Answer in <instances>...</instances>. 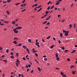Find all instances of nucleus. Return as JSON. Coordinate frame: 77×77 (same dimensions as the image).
Returning <instances> with one entry per match:
<instances>
[{
	"label": "nucleus",
	"instance_id": "obj_45",
	"mask_svg": "<svg viewBox=\"0 0 77 77\" xmlns=\"http://www.w3.org/2000/svg\"><path fill=\"white\" fill-rule=\"evenodd\" d=\"M50 8V7L49 6L48 8H47V10H49Z\"/></svg>",
	"mask_w": 77,
	"mask_h": 77
},
{
	"label": "nucleus",
	"instance_id": "obj_62",
	"mask_svg": "<svg viewBox=\"0 0 77 77\" xmlns=\"http://www.w3.org/2000/svg\"><path fill=\"white\" fill-rule=\"evenodd\" d=\"M26 51H29L28 48H26Z\"/></svg>",
	"mask_w": 77,
	"mask_h": 77
},
{
	"label": "nucleus",
	"instance_id": "obj_44",
	"mask_svg": "<svg viewBox=\"0 0 77 77\" xmlns=\"http://www.w3.org/2000/svg\"><path fill=\"white\" fill-rule=\"evenodd\" d=\"M17 45H18V46H20L22 45H21V43H20Z\"/></svg>",
	"mask_w": 77,
	"mask_h": 77
},
{
	"label": "nucleus",
	"instance_id": "obj_57",
	"mask_svg": "<svg viewBox=\"0 0 77 77\" xmlns=\"http://www.w3.org/2000/svg\"><path fill=\"white\" fill-rule=\"evenodd\" d=\"M38 7V8H41V7H42V6H41V5H39Z\"/></svg>",
	"mask_w": 77,
	"mask_h": 77
},
{
	"label": "nucleus",
	"instance_id": "obj_2",
	"mask_svg": "<svg viewBox=\"0 0 77 77\" xmlns=\"http://www.w3.org/2000/svg\"><path fill=\"white\" fill-rule=\"evenodd\" d=\"M38 44H39V42H37L36 43H35V45H37V46H38V47H40V46H39Z\"/></svg>",
	"mask_w": 77,
	"mask_h": 77
},
{
	"label": "nucleus",
	"instance_id": "obj_5",
	"mask_svg": "<svg viewBox=\"0 0 77 77\" xmlns=\"http://www.w3.org/2000/svg\"><path fill=\"white\" fill-rule=\"evenodd\" d=\"M46 17H47V15L45 14L43 16L41 17V18H45Z\"/></svg>",
	"mask_w": 77,
	"mask_h": 77
},
{
	"label": "nucleus",
	"instance_id": "obj_64",
	"mask_svg": "<svg viewBox=\"0 0 77 77\" xmlns=\"http://www.w3.org/2000/svg\"><path fill=\"white\" fill-rule=\"evenodd\" d=\"M5 74L3 73L2 75V77H5Z\"/></svg>",
	"mask_w": 77,
	"mask_h": 77
},
{
	"label": "nucleus",
	"instance_id": "obj_60",
	"mask_svg": "<svg viewBox=\"0 0 77 77\" xmlns=\"http://www.w3.org/2000/svg\"><path fill=\"white\" fill-rule=\"evenodd\" d=\"M2 49L3 48L2 47H0V50H2Z\"/></svg>",
	"mask_w": 77,
	"mask_h": 77
},
{
	"label": "nucleus",
	"instance_id": "obj_17",
	"mask_svg": "<svg viewBox=\"0 0 77 77\" xmlns=\"http://www.w3.org/2000/svg\"><path fill=\"white\" fill-rule=\"evenodd\" d=\"M60 35L61 38H62V35H63V34H62V33H60Z\"/></svg>",
	"mask_w": 77,
	"mask_h": 77
},
{
	"label": "nucleus",
	"instance_id": "obj_36",
	"mask_svg": "<svg viewBox=\"0 0 77 77\" xmlns=\"http://www.w3.org/2000/svg\"><path fill=\"white\" fill-rule=\"evenodd\" d=\"M26 3H25V4H23V7H24V6H26Z\"/></svg>",
	"mask_w": 77,
	"mask_h": 77
},
{
	"label": "nucleus",
	"instance_id": "obj_12",
	"mask_svg": "<svg viewBox=\"0 0 77 77\" xmlns=\"http://www.w3.org/2000/svg\"><path fill=\"white\" fill-rule=\"evenodd\" d=\"M47 23V21H44L43 23L42 24H45L46 23Z\"/></svg>",
	"mask_w": 77,
	"mask_h": 77
},
{
	"label": "nucleus",
	"instance_id": "obj_22",
	"mask_svg": "<svg viewBox=\"0 0 77 77\" xmlns=\"http://www.w3.org/2000/svg\"><path fill=\"white\" fill-rule=\"evenodd\" d=\"M28 56H29V55H26V57L27 59H28V60H29V58L28 57H28Z\"/></svg>",
	"mask_w": 77,
	"mask_h": 77
},
{
	"label": "nucleus",
	"instance_id": "obj_43",
	"mask_svg": "<svg viewBox=\"0 0 77 77\" xmlns=\"http://www.w3.org/2000/svg\"><path fill=\"white\" fill-rule=\"evenodd\" d=\"M16 65L17 66H18V63H16Z\"/></svg>",
	"mask_w": 77,
	"mask_h": 77
},
{
	"label": "nucleus",
	"instance_id": "obj_35",
	"mask_svg": "<svg viewBox=\"0 0 77 77\" xmlns=\"http://www.w3.org/2000/svg\"><path fill=\"white\" fill-rule=\"evenodd\" d=\"M10 54H11V55H12V56H13L14 54L13 53V52H11L10 53Z\"/></svg>",
	"mask_w": 77,
	"mask_h": 77
},
{
	"label": "nucleus",
	"instance_id": "obj_8",
	"mask_svg": "<svg viewBox=\"0 0 77 77\" xmlns=\"http://www.w3.org/2000/svg\"><path fill=\"white\" fill-rule=\"evenodd\" d=\"M56 57H58V54L56 53L55 54Z\"/></svg>",
	"mask_w": 77,
	"mask_h": 77
},
{
	"label": "nucleus",
	"instance_id": "obj_33",
	"mask_svg": "<svg viewBox=\"0 0 77 77\" xmlns=\"http://www.w3.org/2000/svg\"><path fill=\"white\" fill-rule=\"evenodd\" d=\"M35 54L36 56L37 57H38V54H37V53H35Z\"/></svg>",
	"mask_w": 77,
	"mask_h": 77
},
{
	"label": "nucleus",
	"instance_id": "obj_54",
	"mask_svg": "<svg viewBox=\"0 0 77 77\" xmlns=\"http://www.w3.org/2000/svg\"><path fill=\"white\" fill-rule=\"evenodd\" d=\"M49 17H48V18H47L46 19V20H49Z\"/></svg>",
	"mask_w": 77,
	"mask_h": 77
},
{
	"label": "nucleus",
	"instance_id": "obj_46",
	"mask_svg": "<svg viewBox=\"0 0 77 77\" xmlns=\"http://www.w3.org/2000/svg\"><path fill=\"white\" fill-rule=\"evenodd\" d=\"M58 43L59 44H60L61 43V42H60V40H58Z\"/></svg>",
	"mask_w": 77,
	"mask_h": 77
},
{
	"label": "nucleus",
	"instance_id": "obj_24",
	"mask_svg": "<svg viewBox=\"0 0 77 77\" xmlns=\"http://www.w3.org/2000/svg\"><path fill=\"white\" fill-rule=\"evenodd\" d=\"M62 77H66V75L64 74L62 75Z\"/></svg>",
	"mask_w": 77,
	"mask_h": 77
},
{
	"label": "nucleus",
	"instance_id": "obj_50",
	"mask_svg": "<svg viewBox=\"0 0 77 77\" xmlns=\"http://www.w3.org/2000/svg\"><path fill=\"white\" fill-rule=\"evenodd\" d=\"M44 60H45V61H46V60H47V58H45L44 59Z\"/></svg>",
	"mask_w": 77,
	"mask_h": 77
},
{
	"label": "nucleus",
	"instance_id": "obj_13",
	"mask_svg": "<svg viewBox=\"0 0 77 77\" xmlns=\"http://www.w3.org/2000/svg\"><path fill=\"white\" fill-rule=\"evenodd\" d=\"M2 61H3L4 62H5L6 63V62H8V61H7V60H3Z\"/></svg>",
	"mask_w": 77,
	"mask_h": 77
},
{
	"label": "nucleus",
	"instance_id": "obj_37",
	"mask_svg": "<svg viewBox=\"0 0 77 77\" xmlns=\"http://www.w3.org/2000/svg\"><path fill=\"white\" fill-rule=\"evenodd\" d=\"M6 52L7 53H8L9 52V49H7L6 51Z\"/></svg>",
	"mask_w": 77,
	"mask_h": 77
},
{
	"label": "nucleus",
	"instance_id": "obj_23",
	"mask_svg": "<svg viewBox=\"0 0 77 77\" xmlns=\"http://www.w3.org/2000/svg\"><path fill=\"white\" fill-rule=\"evenodd\" d=\"M13 43L15 44H17V41H14L13 42Z\"/></svg>",
	"mask_w": 77,
	"mask_h": 77
},
{
	"label": "nucleus",
	"instance_id": "obj_52",
	"mask_svg": "<svg viewBox=\"0 0 77 77\" xmlns=\"http://www.w3.org/2000/svg\"><path fill=\"white\" fill-rule=\"evenodd\" d=\"M18 53H16V56H18Z\"/></svg>",
	"mask_w": 77,
	"mask_h": 77
},
{
	"label": "nucleus",
	"instance_id": "obj_47",
	"mask_svg": "<svg viewBox=\"0 0 77 77\" xmlns=\"http://www.w3.org/2000/svg\"><path fill=\"white\" fill-rule=\"evenodd\" d=\"M45 13H46V14H48V13H49V12L47 11H46L45 12Z\"/></svg>",
	"mask_w": 77,
	"mask_h": 77
},
{
	"label": "nucleus",
	"instance_id": "obj_39",
	"mask_svg": "<svg viewBox=\"0 0 77 77\" xmlns=\"http://www.w3.org/2000/svg\"><path fill=\"white\" fill-rule=\"evenodd\" d=\"M65 21V19H63V20H62V23H63V22H64V21Z\"/></svg>",
	"mask_w": 77,
	"mask_h": 77
},
{
	"label": "nucleus",
	"instance_id": "obj_28",
	"mask_svg": "<svg viewBox=\"0 0 77 77\" xmlns=\"http://www.w3.org/2000/svg\"><path fill=\"white\" fill-rule=\"evenodd\" d=\"M14 33H18V31H16L14 32Z\"/></svg>",
	"mask_w": 77,
	"mask_h": 77
},
{
	"label": "nucleus",
	"instance_id": "obj_15",
	"mask_svg": "<svg viewBox=\"0 0 77 77\" xmlns=\"http://www.w3.org/2000/svg\"><path fill=\"white\" fill-rule=\"evenodd\" d=\"M14 39L15 40H18V38H17V37H15V38H14Z\"/></svg>",
	"mask_w": 77,
	"mask_h": 77
},
{
	"label": "nucleus",
	"instance_id": "obj_21",
	"mask_svg": "<svg viewBox=\"0 0 77 77\" xmlns=\"http://www.w3.org/2000/svg\"><path fill=\"white\" fill-rule=\"evenodd\" d=\"M20 3H17L15 4V5H16V6H17V5H20Z\"/></svg>",
	"mask_w": 77,
	"mask_h": 77
},
{
	"label": "nucleus",
	"instance_id": "obj_19",
	"mask_svg": "<svg viewBox=\"0 0 77 77\" xmlns=\"http://www.w3.org/2000/svg\"><path fill=\"white\" fill-rule=\"evenodd\" d=\"M54 8V6L53 5L51 8V9H53Z\"/></svg>",
	"mask_w": 77,
	"mask_h": 77
},
{
	"label": "nucleus",
	"instance_id": "obj_51",
	"mask_svg": "<svg viewBox=\"0 0 77 77\" xmlns=\"http://www.w3.org/2000/svg\"><path fill=\"white\" fill-rule=\"evenodd\" d=\"M28 67H29V66H27V65H26V69L28 68Z\"/></svg>",
	"mask_w": 77,
	"mask_h": 77
},
{
	"label": "nucleus",
	"instance_id": "obj_1",
	"mask_svg": "<svg viewBox=\"0 0 77 77\" xmlns=\"http://www.w3.org/2000/svg\"><path fill=\"white\" fill-rule=\"evenodd\" d=\"M69 31H67V32H66L65 33V35L66 36H68V33H69Z\"/></svg>",
	"mask_w": 77,
	"mask_h": 77
},
{
	"label": "nucleus",
	"instance_id": "obj_3",
	"mask_svg": "<svg viewBox=\"0 0 77 77\" xmlns=\"http://www.w3.org/2000/svg\"><path fill=\"white\" fill-rule=\"evenodd\" d=\"M38 6V4H35L34 5H33L32 6V8H34V6Z\"/></svg>",
	"mask_w": 77,
	"mask_h": 77
},
{
	"label": "nucleus",
	"instance_id": "obj_25",
	"mask_svg": "<svg viewBox=\"0 0 77 77\" xmlns=\"http://www.w3.org/2000/svg\"><path fill=\"white\" fill-rule=\"evenodd\" d=\"M28 41L29 42H30H30H31V39H28Z\"/></svg>",
	"mask_w": 77,
	"mask_h": 77
},
{
	"label": "nucleus",
	"instance_id": "obj_34",
	"mask_svg": "<svg viewBox=\"0 0 77 77\" xmlns=\"http://www.w3.org/2000/svg\"><path fill=\"white\" fill-rule=\"evenodd\" d=\"M50 36H49L48 37L46 38V39H50Z\"/></svg>",
	"mask_w": 77,
	"mask_h": 77
},
{
	"label": "nucleus",
	"instance_id": "obj_58",
	"mask_svg": "<svg viewBox=\"0 0 77 77\" xmlns=\"http://www.w3.org/2000/svg\"><path fill=\"white\" fill-rule=\"evenodd\" d=\"M34 10L35 11H37V9H36V8H35Z\"/></svg>",
	"mask_w": 77,
	"mask_h": 77
},
{
	"label": "nucleus",
	"instance_id": "obj_41",
	"mask_svg": "<svg viewBox=\"0 0 77 77\" xmlns=\"http://www.w3.org/2000/svg\"><path fill=\"white\" fill-rule=\"evenodd\" d=\"M50 3H51V2L50 1L47 4V5H48Z\"/></svg>",
	"mask_w": 77,
	"mask_h": 77
},
{
	"label": "nucleus",
	"instance_id": "obj_59",
	"mask_svg": "<svg viewBox=\"0 0 77 77\" xmlns=\"http://www.w3.org/2000/svg\"><path fill=\"white\" fill-rule=\"evenodd\" d=\"M26 9H24L23 10L21 11V12H23V11H26Z\"/></svg>",
	"mask_w": 77,
	"mask_h": 77
},
{
	"label": "nucleus",
	"instance_id": "obj_10",
	"mask_svg": "<svg viewBox=\"0 0 77 77\" xmlns=\"http://www.w3.org/2000/svg\"><path fill=\"white\" fill-rule=\"evenodd\" d=\"M60 48H61V49H62V50H65V47H64V46L63 47H61Z\"/></svg>",
	"mask_w": 77,
	"mask_h": 77
},
{
	"label": "nucleus",
	"instance_id": "obj_61",
	"mask_svg": "<svg viewBox=\"0 0 77 77\" xmlns=\"http://www.w3.org/2000/svg\"><path fill=\"white\" fill-rule=\"evenodd\" d=\"M7 1H5L4 2H3V3L5 4V3H7Z\"/></svg>",
	"mask_w": 77,
	"mask_h": 77
},
{
	"label": "nucleus",
	"instance_id": "obj_49",
	"mask_svg": "<svg viewBox=\"0 0 77 77\" xmlns=\"http://www.w3.org/2000/svg\"><path fill=\"white\" fill-rule=\"evenodd\" d=\"M23 60H26V58H25V57H23Z\"/></svg>",
	"mask_w": 77,
	"mask_h": 77
},
{
	"label": "nucleus",
	"instance_id": "obj_55",
	"mask_svg": "<svg viewBox=\"0 0 77 77\" xmlns=\"http://www.w3.org/2000/svg\"><path fill=\"white\" fill-rule=\"evenodd\" d=\"M11 58H12V59H14V56H11Z\"/></svg>",
	"mask_w": 77,
	"mask_h": 77
},
{
	"label": "nucleus",
	"instance_id": "obj_31",
	"mask_svg": "<svg viewBox=\"0 0 77 77\" xmlns=\"http://www.w3.org/2000/svg\"><path fill=\"white\" fill-rule=\"evenodd\" d=\"M60 74L62 75H63V74H64V73L62 72H61Z\"/></svg>",
	"mask_w": 77,
	"mask_h": 77
},
{
	"label": "nucleus",
	"instance_id": "obj_56",
	"mask_svg": "<svg viewBox=\"0 0 77 77\" xmlns=\"http://www.w3.org/2000/svg\"><path fill=\"white\" fill-rule=\"evenodd\" d=\"M25 1H26V0H24L23 1L22 3H24V2H25Z\"/></svg>",
	"mask_w": 77,
	"mask_h": 77
},
{
	"label": "nucleus",
	"instance_id": "obj_29",
	"mask_svg": "<svg viewBox=\"0 0 77 77\" xmlns=\"http://www.w3.org/2000/svg\"><path fill=\"white\" fill-rule=\"evenodd\" d=\"M63 33H66L67 32V31H65V30H63Z\"/></svg>",
	"mask_w": 77,
	"mask_h": 77
},
{
	"label": "nucleus",
	"instance_id": "obj_48",
	"mask_svg": "<svg viewBox=\"0 0 77 77\" xmlns=\"http://www.w3.org/2000/svg\"><path fill=\"white\" fill-rule=\"evenodd\" d=\"M42 42H45V41H44V39H43V38L42 39Z\"/></svg>",
	"mask_w": 77,
	"mask_h": 77
},
{
	"label": "nucleus",
	"instance_id": "obj_26",
	"mask_svg": "<svg viewBox=\"0 0 77 77\" xmlns=\"http://www.w3.org/2000/svg\"><path fill=\"white\" fill-rule=\"evenodd\" d=\"M56 59L57 60H59V58L58 57H57Z\"/></svg>",
	"mask_w": 77,
	"mask_h": 77
},
{
	"label": "nucleus",
	"instance_id": "obj_42",
	"mask_svg": "<svg viewBox=\"0 0 77 77\" xmlns=\"http://www.w3.org/2000/svg\"><path fill=\"white\" fill-rule=\"evenodd\" d=\"M35 61H36V62L37 63H39V62H38V61H37V60H36V59H35Z\"/></svg>",
	"mask_w": 77,
	"mask_h": 77
},
{
	"label": "nucleus",
	"instance_id": "obj_20",
	"mask_svg": "<svg viewBox=\"0 0 77 77\" xmlns=\"http://www.w3.org/2000/svg\"><path fill=\"white\" fill-rule=\"evenodd\" d=\"M75 50H74L72 52H71V53L72 54L74 53H75Z\"/></svg>",
	"mask_w": 77,
	"mask_h": 77
},
{
	"label": "nucleus",
	"instance_id": "obj_38",
	"mask_svg": "<svg viewBox=\"0 0 77 77\" xmlns=\"http://www.w3.org/2000/svg\"><path fill=\"white\" fill-rule=\"evenodd\" d=\"M73 67H74V66L73 65H72L70 67V68H73Z\"/></svg>",
	"mask_w": 77,
	"mask_h": 77
},
{
	"label": "nucleus",
	"instance_id": "obj_11",
	"mask_svg": "<svg viewBox=\"0 0 77 77\" xmlns=\"http://www.w3.org/2000/svg\"><path fill=\"white\" fill-rule=\"evenodd\" d=\"M23 48H25V49L27 48V47H26V46L24 45H23Z\"/></svg>",
	"mask_w": 77,
	"mask_h": 77
},
{
	"label": "nucleus",
	"instance_id": "obj_14",
	"mask_svg": "<svg viewBox=\"0 0 77 77\" xmlns=\"http://www.w3.org/2000/svg\"><path fill=\"white\" fill-rule=\"evenodd\" d=\"M6 12L7 13L8 15H9V14H10V12L8 11H6Z\"/></svg>",
	"mask_w": 77,
	"mask_h": 77
},
{
	"label": "nucleus",
	"instance_id": "obj_9",
	"mask_svg": "<svg viewBox=\"0 0 77 77\" xmlns=\"http://www.w3.org/2000/svg\"><path fill=\"white\" fill-rule=\"evenodd\" d=\"M17 62H18V63H20V60H19L18 59H17V61H16Z\"/></svg>",
	"mask_w": 77,
	"mask_h": 77
},
{
	"label": "nucleus",
	"instance_id": "obj_30",
	"mask_svg": "<svg viewBox=\"0 0 77 77\" xmlns=\"http://www.w3.org/2000/svg\"><path fill=\"white\" fill-rule=\"evenodd\" d=\"M13 31H14V32H15V31H17V29H16L15 28H14L13 30Z\"/></svg>",
	"mask_w": 77,
	"mask_h": 77
},
{
	"label": "nucleus",
	"instance_id": "obj_18",
	"mask_svg": "<svg viewBox=\"0 0 77 77\" xmlns=\"http://www.w3.org/2000/svg\"><path fill=\"white\" fill-rule=\"evenodd\" d=\"M18 28V29H21V28H22V27H21V26H18L17 27Z\"/></svg>",
	"mask_w": 77,
	"mask_h": 77
},
{
	"label": "nucleus",
	"instance_id": "obj_4",
	"mask_svg": "<svg viewBox=\"0 0 77 77\" xmlns=\"http://www.w3.org/2000/svg\"><path fill=\"white\" fill-rule=\"evenodd\" d=\"M75 72H76V71H72V74H75Z\"/></svg>",
	"mask_w": 77,
	"mask_h": 77
},
{
	"label": "nucleus",
	"instance_id": "obj_6",
	"mask_svg": "<svg viewBox=\"0 0 77 77\" xmlns=\"http://www.w3.org/2000/svg\"><path fill=\"white\" fill-rule=\"evenodd\" d=\"M58 2V1L57 2V3L55 4V5H58L59 4V3H60V2Z\"/></svg>",
	"mask_w": 77,
	"mask_h": 77
},
{
	"label": "nucleus",
	"instance_id": "obj_7",
	"mask_svg": "<svg viewBox=\"0 0 77 77\" xmlns=\"http://www.w3.org/2000/svg\"><path fill=\"white\" fill-rule=\"evenodd\" d=\"M15 23H16V21H13L12 22V23L13 24H15Z\"/></svg>",
	"mask_w": 77,
	"mask_h": 77
},
{
	"label": "nucleus",
	"instance_id": "obj_40",
	"mask_svg": "<svg viewBox=\"0 0 77 77\" xmlns=\"http://www.w3.org/2000/svg\"><path fill=\"white\" fill-rule=\"evenodd\" d=\"M50 24V22H48L46 23L47 25H49Z\"/></svg>",
	"mask_w": 77,
	"mask_h": 77
},
{
	"label": "nucleus",
	"instance_id": "obj_16",
	"mask_svg": "<svg viewBox=\"0 0 77 77\" xmlns=\"http://www.w3.org/2000/svg\"><path fill=\"white\" fill-rule=\"evenodd\" d=\"M37 68H38V71H40L41 72V69L40 68H39V67H38Z\"/></svg>",
	"mask_w": 77,
	"mask_h": 77
},
{
	"label": "nucleus",
	"instance_id": "obj_53",
	"mask_svg": "<svg viewBox=\"0 0 77 77\" xmlns=\"http://www.w3.org/2000/svg\"><path fill=\"white\" fill-rule=\"evenodd\" d=\"M30 66H31V65L30 64H29L28 65L29 68H30Z\"/></svg>",
	"mask_w": 77,
	"mask_h": 77
},
{
	"label": "nucleus",
	"instance_id": "obj_32",
	"mask_svg": "<svg viewBox=\"0 0 77 77\" xmlns=\"http://www.w3.org/2000/svg\"><path fill=\"white\" fill-rule=\"evenodd\" d=\"M11 1V0H7V2L8 3H10V2Z\"/></svg>",
	"mask_w": 77,
	"mask_h": 77
},
{
	"label": "nucleus",
	"instance_id": "obj_27",
	"mask_svg": "<svg viewBox=\"0 0 77 77\" xmlns=\"http://www.w3.org/2000/svg\"><path fill=\"white\" fill-rule=\"evenodd\" d=\"M54 47V45H53L51 46L50 48L52 49V48H53Z\"/></svg>",
	"mask_w": 77,
	"mask_h": 77
},
{
	"label": "nucleus",
	"instance_id": "obj_63",
	"mask_svg": "<svg viewBox=\"0 0 77 77\" xmlns=\"http://www.w3.org/2000/svg\"><path fill=\"white\" fill-rule=\"evenodd\" d=\"M68 51V50H65L64 51L65 52H67V51Z\"/></svg>",
	"mask_w": 77,
	"mask_h": 77
}]
</instances>
